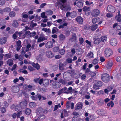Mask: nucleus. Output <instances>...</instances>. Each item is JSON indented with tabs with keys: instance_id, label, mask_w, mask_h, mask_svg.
Returning a JSON list of instances; mask_svg holds the SVG:
<instances>
[{
	"instance_id": "f257e3e1",
	"label": "nucleus",
	"mask_w": 121,
	"mask_h": 121,
	"mask_svg": "<svg viewBox=\"0 0 121 121\" xmlns=\"http://www.w3.org/2000/svg\"><path fill=\"white\" fill-rule=\"evenodd\" d=\"M66 0H60V2H58L56 3V5L59 7H60L61 9L65 11H67L69 9V5H65V3Z\"/></svg>"
},
{
	"instance_id": "f03ea898",
	"label": "nucleus",
	"mask_w": 121,
	"mask_h": 121,
	"mask_svg": "<svg viewBox=\"0 0 121 121\" xmlns=\"http://www.w3.org/2000/svg\"><path fill=\"white\" fill-rule=\"evenodd\" d=\"M74 92L75 93L76 91L73 89L71 87H69L68 89L66 87H65L59 91L58 93L59 94L63 93L67 94L70 93Z\"/></svg>"
},
{
	"instance_id": "7ed1b4c3",
	"label": "nucleus",
	"mask_w": 121,
	"mask_h": 121,
	"mask_svg": "<svg viewBox=\"0 0 121 121\" xmlns=\"http://www.w3.org/2000/svg\"><path fill=\"white\" fill-rule=\"evenodd\" d=\"M101 78V80L104 82L106 83L108 82L110 79L109 75L105 73L102 74Z\"/></svg>"
},
{
	"instance_id": "20e7f679",
	"label": "nucleus",
	"mask_w": 121,
	"mask_h": 121,
	"mask_svg": "<svg viewBox=\"0 0 121 121\" xmlns=\"http://www.w3.org/2000/svg\"><path fill=\"white\" fill-rule=\"evenodd\" d=\"M27 101L26 100L24 99L20 104L16 106L15 108V110L18 111L20 110L22 108V106H26L27 104Z\"/></svg>"
},
{
	"instance_id": "39448f33",
	"label": "nucleus",
	"mask_w": 121,
	"mask_h": 121,
	"mask_svg": "<svg viewBox=\"0 0 121 121\" xmlns=\"http://www.w3.org/2000/svg\"><path fill=\"white\" fill-rule=\"evenodd\" d=\"M102 82L98 80H95L93 86V88L95 90L99 89L100 87L102 86Z\"/></svg>"
},
{
	"instance_id": "423d86ee",
	"label": "nucleus",
	"mask_w": 121,
	"mask_h": 121,
	"mask_svg": "<svg viewBox=\"0 0 121 121\" xmlns=\"http://www.w3.org/2000/svg\"><path fill=\"white\" fill-rule=\"evenodd\" d=\"M104 54L105 57H108L112 55L113 52L112 50L110 48H107L105 50Z\"/></svg>"
},
{
	"instance_id": "0eeeda50",
	"label": "nucleus",
	"mask_w": 121,
	"mask_h": 121,
	"mask_svg": "<svg viewBox=\"0 0 121 121\" xmlns=\"http://www.w3.org/2000/svg\"><path fill=\"white\" fill-rule=\"evenodd\" d=\"M82 10L86 15H88L91 13L90 8L89 7L85 6L83 7Z\"/></svg>"
},
{
	"instance_id": "6e6552de",
	"label": "nucleus",
	"mask_w": 121,
	"mask_h": 121,
	"mask_svg": "<svg viewBox=\"0 0 121 121\" xmlns=\"http://www.w3.org/2000/svg\"><path fill=\"white\" fill-rule=\"evenodd\" d=\"M100 11L98 9H95L93 10L91 12V15L93 17L98 16L100 14Z\"/></svg>"
},
{
	"instance_id": "1a4fd4ad",
	"label": "nucleus",
	"mask_w": 121,
	"mask_h": 121,
	"mask_svg": "<svg viewBox=\"0 0 121 121\" xmlns=\"http://www.w3.org/2000/svg\"><path fill=\"white\" fill-rule=\"evenodd\" d=\"M107 9L108 12L111 13H114L116 11L115 8L111 5L108 6Z\"/></svg>"
},
{
	"instance_id": "9d476101",
	"label": "nucleus",
	"mask_w": 121,
	"mask_h": 121,
	"mask_svg": "<svg viewBox=\"0 0 121 121\" xmlns=\"http://www.w3.org/2000/svg\"><path fill=\"white\" fill-rule=\"evenodd\" d=\"M110 44L113 46H115L117 44V40L114 38H112L110 41Z\"/></svg>"
},
{
	"instance_id": "9b49d317",
	"label": "nucleus",
	"mask_w": 121,
	"mask_h": 121,
	"mask_svg": "<svg viewBox=\"0 0 121 121\" xmlns=\"http://www.w3.org/2000/svg\"><path fill=\"white\" fill-rule=\"evenodd\" d=\"M45 46V47L47 48H51L53 47V43L52 42H48L46 43Z\"/></svg>"
},
{
	"instance_id": "f8f14e48",
	"label": "nucleus",
	"mask_w": 121,
	"mask_h": 121,
	"mask_svg": "<svg viewBox=\"0 0 121 121\" xmlns=\"http://www.w3.org/2000/svg\"><path fill=\"white\" fill-rule=\"evenodd\" d=\"M66 105L67 108L69 109L70 108L71 106V109H72L74 108V104L73 103H71L70 101H68L67 102Z\"/></svg>"
},
{
	"instance_id": "ddd939ff",
	"label": "nucleus",
	"mask_w": 121,
	"mask_h": 121,
	"mask_svg": "<svg viewBox=\"0 0 121 121\" xmlns=\"http://www.w3.org/2000/svg\"><path fill=\"white\" fill-rule=\"evenodd\" d=\"M115 19L117 22H121V13L120 11L117 12V15L116 16Z\"/></svg>"
},
{
	"instance_id": "4468645a",
	"label": "nucleus",
	"mask_w": 121,
	"mask_h": 121,
	"mask_svg": "<svg viewBox=\"0 0 121 121\" xmlns=\"http://www.w3.org/2000/svg\"><path fill=\"white\" fill-rule=\"evenodd\" d=\"M76 21L79 24H82L83 23V18L80 16H79L76 18Z\"/></svg>"
},
{
	"instance_id": "2eb2a0df",
	"label": "nucleus",
	"mask_w": 121,
	"mask_h": 121,
	"mask_svg": "<svg viewBox=\"0 0 121 121\" xmlns=\"http://www.w3.org/2000/svg\"><path fill=\"white\" fill-rule=\"evenodd\" d=\"M46 54L47 56L50 58H52L54 56L52 52L50 51H47L46 52Z\"/></svg>"
},
{
	"instance_id": "dca6fc26",
	"label": "nucleus",
	"mask_w": 121,
	"mask_h": 121,
	"mask_svg": "<svg viewBox=\"0 0 121 121\" xmlns=\"http://www.w3.org/2000/svg\"><path fill=\"white\" fill-rule=\"evenodd\" d=\"M23 34L22 31L20 32H16L13 35V38L14 39H16L17 36H18L20 37H21V35Z\"/></svg>"
},
{
	"instance_id": "f3484780",
	"label": "nucleus",
	"mask_w": 121,
	"mask_h": 121,
	"mask_svg": "<svg viewBox=\"0 0 121 121\" xmlns=\"http://www.w3.org/2000/svg\"><path fill=\"white\" fill-rule=\"evenodd\" d=\"M113 65V63L111 60L108 61L107 63L106 67L107 69H110Z\"/></svg>"
},
{
	"instance_id": "a211bd4d",
	"label": "nucleus",
	"mask_w": 121,
	"mask_h": 121,
	"mask_svg": "<svg viewBox=\"0 0 121 121\" xmlns=\"http://www.w3.org/2000/svg\"><path fill=\"white\" fill-rule=\"evenodd\" d=\"M11 89L12 91L15 93L19 91V87L17 86H13Z\"/></svg>"
},
{
	"instance_id": "6ab92c4d",
	"label": "nucleus",
	"mask_w": 121,
	"mask_h": 121,
	"mask_svg": "<svg viewBox=\"0 0 121 121\" xmlns=\"http://www.w3.org/2000/svg\"><path fill=\"white\" fill-rule=\"evenodd\" d=\"M22 113V111H20L18 112L17 114L16 113H14L12 115V116L14 118H16V117H17V118H18L20 117Z\"/></svg>"
},
{
	"instance_id": "aec40b11",
	"label": "nucleus",
	"mask_w": 121,
	"mask_h": 121,
	"mask_svg": "<svg viewBox=\"0 0 121 121\" xmlns=\"http://www.w3.org/2000/svg\"><path fill=\"white\" fill-rule=\"evenodd\" d=\"M11 9L8 7H7L4 9L3 10H0V13H3L4 12H9L11 11Z\"/></svg>"
},
{
	"instance_id": "412c9836",
	"label": "nucleus",
	"mask_w": 121,
	"mask_h": 121,
	"mask_svg": "<svg viewBox=\"0 0 121 121\" xmlns=\"http://www.w3.org/2000/svg\"><path fill=\"white\" fill-rule=\"evenodd\" d=\"M7 39L5 37L0 38V44H5L6 42Z\"/></svg>"
},
{
	"instance_id": "4be33fe9",
	"label": "nucleus",
	"mask_w": 121,
	"mask_h": 121,
	"mask_svg": "<svg viewBox=\"0 0 121 121\" xmlns=\"http://www.w3.org/2000/svg\"><path fill=\"white\" fill-rule=\"evenodd\" d=\"M17 50L18 51L20 49V48L21 47V42L20 40H18L17 42Z\"/></svg>"
},
{
	"instance_id": "5701e85b",
	"label": "nucleus",
	"mask_w": 121,
	"mask_h": 121,
	"mask_svg": "<svg viewBox=\"0 0 121 121\" xmlns=\"http://www.w3.org/2000/svg\"><path fill=\"white\" fill-rule=\"evenodd\" d=\"M98 28L97 24L93 25L92 26H90V29L92 31L95 30Z\"/></svg>"
},
{
	"instance_id": "b1692460",
	"label": "nucleus",
	"mask_w": 121,
	"mask_h": 121,
	"mask_svg": "<svg viewBox=\"0 0 121 121\" xmlns=\"http://www.w3.org/2000/svg\"><path fill=\"white\" fill-rule=\"evenodd\" d=\"M36 113L38 115H39L43 114V109L40 108L38 109L36 111Z\"/></svg>"
},
{
	"instance_id": "393cba45",
	"label": "nucleus",
	"mask_w": 121,
	"mask_h": 121,
	"mask_svg": "<svg viewBox=\"0 0 121 121\" xmlns=\"http://www.w3.org/2000/svg\"><path fill=\"white\" fill-rule=\"evenodd\" d=\"M98 104L100 106H101L104 104V100L102 98H100L98 100Z\"/></svg>"
},
{
	"instance_id": "a878e982",
	"label": "nucleus",
	"mask_w": 121,
	"mask_h": 121,
	"mask_svg": "<svg viewBox=\"0 0 121 121\" xmlns=\"http://www.w3.org/2000/svg\"><path fill=\"white\" fill-rule=\"evenodd\" d=\"M45 116L44 114H42L39 115V116L38 118V119L39 120L42 121L44 120L45 118Z\"/></svg>"
},
{
	"instance_id": "bb28decb",
	"label": "nucleus",
	"mask_w": 121,
	"mask_h": 121,
	"mask_svg": "<svg viewBox=\"0 0 121 121\" xmlns=\"http://www.w3.org/2000/svg\"><path fill=\"white\" fill-rule=\"evenodd\" d=\"M94 43L96 44H98L101 42L100 39L99 38H94Z\"/></svg>"
},
{
	"instance_id": "cd10ccee",
	"label": "nucleus",
	"mask_w": 121,
	"mask_h": 121,
	"mask_svg": "<svg viewBox=\"0 0 121 121\" xmlns=\"http://www.w3.org/2000/svg\"><path fill=\"white\" fill-rule=\"evenodd\" d=\"M97 114L100 115H103L104 113V110L102 109L98 110L96 112Z\"/></svg>"
},
{
	"instance_id": "c85d7f7f",
	"label": "nucleus",
	"mask_w": 121,
	"mask_h": 121,
	"mask_svg": "<svg viewBox=\"0 0 121 121\" xmlns=\"http://www.w3.org/2000/svg\"><path fill=\"white\" fill-rule=\"evenodd\" d=\"M49 81L47 79L43 80V84L45 86H47L49 85Z\"/></svg>"
},
{
	"instance_id": "c756f323",
	"label": "nucleus",
	"mask_w": 121,
	"mask_h": 121,
	"mask_svg": "<svg viewBox=\"0 0 121 121\" xmlns=\"http://www.w3.org/2000/svg\"><path fill=\"white\" fill-rule=\"evenodd\" d=\"M24 87L29 90H32V86L30 85L27 86L26 84H24Z\"/></svg>"
},
{
	"instance_id": "7c9ffc66",
	"label": "nucleus",
	"mask_w": 121,
	"mask_h": 121,
	"mask_svg": "<svg viewBox=\"0 0 121 121\" xmlns=\"http://www.w3.org/2000/svg\"><path fill=\"white\" fill-rule=\"evenodd\" d=\"M82 106L83 105L81 103H78L77 106L76 110H80L82 109Z\"/></svg>"
},
{
	"instance_id": "2f4dec72",
	"label": "nucleus",
	"mask_w": 121,
	"mask_h": 121,
	"mask_svg": "<svg viewBox=\"0 0 121 121\" xmlns=\"http://www.w3.org/2000/svg\"><path fill=\"white\" fill-rule=\"evenodd\" d=\"M47 39V38L44 37H40L38 39L37 42H41Z\"/></svg>"
},
{
	"instance_id": "473e14b6",
	"label": "nucleus",
	"mask_w": 121,
	"mask_h": 121,
	"mask_svg": "<svg viewBox=\"0 0 121 121\" xmlns=\"http://www.w3.org/2000/svg\"><path fill=\"white\" fill-rule=\"evenodd\" d=\"M99 20V17H97L96 18H94L92 20V23L93 24H95Z\"/></svg>"
},
{
	"instance_id": "72a5a7b5",
	"label": "nucleus",
	"mask_w": 121,
	"mask_h": 121,
	"mask_svg": "<svg viewBox=\"0 0 121 121\" xmlns=\"http://www.w3.org/2000/svg\"><path fill=\"white\" fill-rule=\"evenodd\" d=\"M32 65L33 67L38 69H39L40 67L39 65L37 63L35 64L34 63H32Z\"/></svg>"
},
{
	"instance_id": "f704fd0d",
	"label": "nucleus",
	"mask_w": 121,
	"mask_h": 121,
	"mask_svg": "<svg viewBox=\"0 0 121 121\" xmlns=\"http://www.w3.org/2000/svg\"><path fill=\"white\" fill-rule=\"evenodd\" d=\"M11 57V55L10 54H5L4 55V60H5L8 59L10 58Z\"/></svg>"
},
{
	"instance_id": "c9c22d12",
	"label": "nucleus",
	"mask_w": 121,
	"mask_h": 121,
	"mask_svg": "<svg viewBox=\"0 0 121 121\" xmlns=\"http://www.w3.org/2000/svg\"><path fill=\"white\" fill-rule=\"evenodd\" d=\"M30 107V108H35L36 106L35 103L34 102H31L29 104Z\"/></svg>"
},
{
	"instance_id": "e433bc0d",
	"label": "nucleus",
	"mask_w": 121,
	"mask_h": 121,
	"mask_svg": "<svg viewBox=\"0 0 121 121\" xmlns=\"http://www.w3.org/2000/svg\"><path fill=\"white\" fill-rule=\"evenodd\" d=\"M31 112V111L29 108H26L25 111V114L27 115H29Z\"/></svg>"
},
{
	"instance_id": "4c0bfd02",
	"label": "nucleus",
	"mask_w": 121,
	"mask_h": 121,
	"mask_svg": "<svg viewBox=\"0 0 121 121\" xmlns=\"http://www.w3.org/2000/svg\"><path fill=\"white\" fill-rule=\"evenodd\" d=\"M7 64L9 66L12 65L13 64V60L11 59L7 61Z\"/></svg>"
},
{
	"instance_id": "58836bf2",
	"label": "nucleus",
	"mask_w": 121,
	"mask_h": 121,
	"mask_svg": "<svg viewBox=\"0 0 121 121\" xmlns=\"http://www.w3.org/2000/svg\"><path fill=\"white\" fill-rule=\"evenodd\" d=\"M65 36L62 34H60L59 35V39L60 40H65Z\"/></svg>"
},
{
	"instance_id": "ea45409f",
	"label": "nucleus",
	"mask_w": 121,
	"mask_h": 121,
	"mask_svg": "<svg viewBox=\"0 0 121 121\" xmlns=\"http://www.w3.org/2000/svg\"><path fill=\"white\" fill-rule=\"evenodd\" d=\"M67 112L65 110H64V111L61 114L60 117L61 118H63L65 117V113H67Z\"/></svg>"
},
{
	"instance_id": "a19ab883",
	"label": "nucleus",
	"mask_w": 121,
	"mask_h": 121,
	"mask_svg": "<svg viewBox=\"0 0 121 121\" xmlns=\"http://www.w3.org/2000/svg\"><path fill=\"white\" fill-rule=\"evenodd\" d=\"M107 37L105 36H104L101 37V39L102 42H105L106 41Z\"/></svg>"
},
{
	"instance_id": "79ce46f5",
	"label": "nucleus",
	"mask_w": 121,
	"mask_h": 121,
	"mask_svg": "<svg viewBox=\"0 0 121 121\" xmlns=\"http://www.w3.org/2000/svg\"><path fill=\"white\" fill-rule=\"evenodd\" d=\"M97 73V72L96 71L94 72H91L90 73V74L91 76L94 77L96 75Z\"/></svg>"
},
{
	"instance_id": "37998d69",
	"label": "nucleus",
	"mask_w": 121,
	"mask_h": 121,
	"mask_svg": "<svg viewBox=\"0 0 121 121\" xmlns=\"http://www.w3.org/2000/svg\"><path fill=\"white\" fill-rule=\"evenodd\" d=\"M18 23L16 20H15L14 21L13 23V26L15 27H17L18 26Z\"/></svg>"
},
{
	"instance_id": "c03bdc74",
	"label": "nucleus",
	"mask_w": 121,
	"mask_h": 121,
	"mask_svg": "<svg viewBox=\"0 0 121 121\" xmlns=\"http://www.w3.org/2000/svg\"><path fill=\"white\" fill-rule=\"evenodd\" d=\"M16 14L15 12L13 11H12L10 12L9 13V16L11 17H14L15 15Z\"/></svg>"
},
{
	"instance_id": "a18cd8bd",
	"label": "nucleus",
	"mask_w": 121,
	"mask_h": 121,
	"mask_svg": "<svg viewBox=\"0 0 121 121\" xmlns=\"http://www.w3.org/2000/svg\"><path fill=\"white\" fill-rule=\"evenodd\" d=\"M87 56L90 58H92L93 56V54L92 52H91L88 54Z\"/></svg>"
},
{
	"instance_id": "49530a36",
	"label": "nucleus",
	"mask_w": 121,
	"mask_h": 121,
	"mask_svg": "<svg viewBox=\"0 0 121 121\" xmlns=\"http://www.w3.org/2000/svg\"><path fill=\"white\" fill-rule=\"evenodd\" d=\"M42 30H43L44 32L48 33L50 32V31L49 29H47L46 28H43Z\"/></svg>"
},
{
	"instance_id": "de8ad7c7",
	"label": "nucleus",
	"mask_w": 121,
	"mask_h": 121,
	"mask_svg": "<svg viewBox=\"0 0 121 121\" xmlns=\"http://www.w3.org/2000/svg\"><path fill=\"white\" fill-rule=\"evenodd\" d=\"M107 105L109 107L111 106V107H112L114 105L113 102L112 101H111L110 102L108 103Z\"/></svg>"
},
{
	"instance_id": "09e8293b",
	"label": "nucleus",
	"mask_w": 121,
	"mask_h": 121,
	"mask_svg": "<svg viewBox=\"0 0 121 121\" xmlns=\"http://www.w3.org/2000/svg\"><path fill=\"white\" fill-rule=\"evenodd\" d=\"M61 107L60 104L59 103L57 105H55V106L54 110H56L58 108H60Z\"/></svg>"
},
{
	"instance_id": "8fccbe9b",
	"label": "nucleus",
	"mask_w": 121,
	"mask_h": 121,
	"mask_svg": "<svg viewBox=\"0 0 121 121\" xmlns=\"http://www.w3.org/2000/svg\"><path fill=\"white\" fill-rule=\"evenodd\" d=\"M41 17L42 18H47V16H46L45 12H43L41 13Z\"/></svg>"
},
{
	"instance_id": "3c124183",
	"label": "nucleus",
	"mask_w": 121,
	"mask_h": 121,
	"mask_svg": "<svg viewBox=\"0 0 121 121\" xmlns=\"http://www.w3.org/2000/svg\"><path fill=\"white\" fill-rule=\"evenodd\" d=\"M36 34V33L35 32H34L32 33H30L28 35V36L30 37L33 36L35 35Z\"/></svg>"
},
{
	"instance_id": "603ef678",
	"label": "nucleus",
	"mask_w": 121,
	"mask_h": 121,
	"mask_svg": "<svg viewBox=\"0 0 121 121\" xmlns=\"http://www.w3.org/2000/svg\"><path fill=\"white\" fill-rule=\"evenodd\" d=\"M58 30L56 27H53V28L52 33V34L55 33Z\"/></svg>"
},
{
	"instance_id": "864d4df0",
	"label": "nucleus",
	"mask_w": 121,
	"mask_h": 121,
	"mask_svg": "<svg viewBox=\"0 0 121 121\" xmlns=\"http://www.w3.org/2000/svg\"><path fill=\"white\" fill-rule=\"evenodd\" d=\"M59 52L61 55H63L65 53V52L64 50L62 49L59 51Z\"/></svg>"
},
{
	"instance_id": "5fc2aeb1",
	"label": "nucleus",
	"mask_w": 121,
	"mask_h": 121,
	"mask_svg": "<svg viewBox=\"0 0 121 121\" xmlns=\"http://www.w3.org/2000/svg\"><path fill=\"white\" fill-rule=\"evenodd\" d=\"M30 32L29 31H26L24 34L23 35V37H22L21 38H24L26 35L28 34H30Z\"/></svg>"
},
{
	"instance_id": "6e6d98bb",
	"label": "nucleus",
	"mask_w": 121,
	"mask_h": 121,
	"mask_svg": "<svg viewBox=\"0 0 121 121\" xmlns=\"http://www.w3.org/2000/svg\"><path fill=\"white\" fill-rule=\"evenodd\" d=\"M31 47V45L29 44H28L26 46V51L27 52L29 50L30 48Z\"/></svg>"
},
{
	"instance_id": "4d7b16f0",
	"label": "nucleus",
	"mask_w": 121,
	"mask_h": 121,
	"mask_svg": "<svg viewBox=\"0 0 121 121\" xmlns=\"http://www.w3.org/2000/svg\"><path fill=\"white\" fill-rule=\"evenodd\" d=\"M74 13H75V12H73L71 13L69 12L67 13L66 14V17H68L69 16H72V14H73Z\"/></svg>"
},
{
	"instance_id": "13d9d810",
	"label": "nucleus",
	"mask_w": 121,
	"mask_h": 121,
	"mask_svg": "<svg viewBox=\"0 0 121 121\" xmlns=\"http://www.w3.org/2000/svg\"><path fill=\"white\" fill-rule=\"evenodd\" d=\"M22 18H24L27 19V18L28 17V15L25 14V13H23L22 14Z\"/></svg>"
},
{
	"instance_id": "bf43d9fd",
	"label": "nucleus",
	"mask_w": 121,
	"mask_h": 121,
	"mask_svg": "<svg viewBox=\"0 0 121 121\" xmlns=\"http://www.w3.org/2000/svg\"><path fill=\"white\" fill-rule=\"evenodd\" d=\"M83 27L84 29L86 30H88L90 29V26L87 25H85Z\"/></svg>"
},
{
	"instance_id": "052dcab7",
	"label": "nucleus",
	"mask_w": 121,
	"mask_h": 121,
	"mask_svg": "<svg viewBox=\"0 0 121 121\" xmlns=\"http://www.w3.org/2000/svg\"><path fill=\"white\" fill-rule=\"evenodd\" d=\"M79 43L80 44H82L83 42L84 39L82 37L79 38Z\"/></svg>"
},
{
	"instance_id": "680f3d73",
	"label": "nucleus",
	"mask_w": 121,
	"mask_h": 121,
	"mask_svg": "<svg viewBox=\"0 0 121 121\" xmlns=\"http://www.w3.org/2000/svg\"><path fill=\"white\" fill-rule=\"evenodd\" d=\"M27 67L26 66L24 65L21 69H19L18 70V72L19 73H20L21 72L22 70L25 69H27Z\"/></svg>"
},
{
	"instance_id": "e2e57ef3",
	"label": "nucleus",
	"mask_w": 121,
	"mask_h": 121,
	"mask_svg": "<svg viewBox=\"0 0 121 121\" xmlns=\"http://www.w3.org/2000/svg\"><path fill=\"white\" fill-rule=\"evenodd\" d=\"M64 64H60L59 65V69L60 70H62L63 69Z\"/></svg>"
},
{
	"instance_id": "0e129e2a",
	"label": "nucleus",
	"mask_w": 121,
	"mask_h": 121,
	"mask_svg": "<svg viewBox=\"0 0 121 121\" xmlns=\"http://www.w3.org/2000/svg\"><path fill=\"white\" fill-rule=\"evenodd\" d=\"M1 111L2 113H4L6 111V110L5 108L4 107H2L1 108Z\"/></svg>"
},
{
	"instance_id": "69168bd1",
	"label": "nucleus",
	"mask_w": 121,
	"mask_h": 121,
	"mask_svg": "<svg viewBox=\"0 0 121 121\" xmlns=\"http://www.w3.org/2000/svg\"><path fill=\"white\" fill-rule=\"evenodd\" d=\"M98 63L97 59H95L93 61L92 63L94 65L97 64Z\"/></svg>"
},
{
	"instance_id": "338daca9",
	"label": "nucleus",
	"mask_w": 121,
	"mask_h": 121,
	"mask_svg": "<svg viewBox=\"0 0 121 121\" xmlns=\"http://www.w3.org/2000/svg\"><path fill=\"white\" fill-rule=\"evenodd\" d=\"M59 82L61 83H62L63 84H65L66 83V82L65 81L61 79H60L59 80Z\"/></svg>"
},
{
	"instance_id": "774afa93",
	"label": "nucleus",
	"mask_w": 121,
	"mask_h": 121,
	"mask_svg": "<svg viewBox=\"0 0 121 121\" xmlns=\"http://www.w3.org/2000/svg\"><path fill=\"white\" fill-rule=\"evenodd\" d=\"M117 61L119 62H121V57H117L116 59Z\"/></svg>"
}]
</instances>
